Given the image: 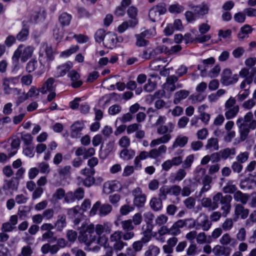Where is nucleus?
<instances>
[{"label":"nucleus","instance_id":"obj_59","mask_svg":"<svg viewBox=\"0 0 256 256\" xmlns=\"http://www.w3.org/2000/svg\"><path fill=\"white\" fill-rule=\"evenodd\" d=\"M71 170V166H66L64 168H60L58 170V174L62 176H66L70 174Z\"/></svg>","mask_w":256,"mask_h":256},{"label":"nucleus","instance_id":"obj_26","mask_svg":"<svg viewBox=\"0 0 256 256\" xmlns=\"http://www.w3.org/2000/svg\"><path fill=\"white\" fill-rule=\"evenodd\" d=\"M33 52L34 48L32 46H28L24 48L22 51L21 61L23 62H26L29 58L32 57Z\"/></svg>","mask_w":256,"mask_h":256},{"label":"nucleus","instance_id":"obj_19","mask_svg":"<svg viewBox=\"0 0 256 256\" xmlns=\"http://www.w3.org/2000/svg\"><path fill=\"white\" fill-rule=\"evenodd\" d=\"M224 200H225L222 202L221 209L223 211V216H226L230 210L231 206L230 202L232 200V198L230 196L227 195L224 196Z\"/></svg>","mask_w":256,"mask_h":256},{"label":"nucleus","instance_id":"obj_14","mask_svg":"<svg viewBox=\"0 0 256 256\" xmlns=\"http://www.w3.org/2000/svg\"><path fill=\"white\" fill-rule=\"evenodd\" d=\"M248 210L245 208L243 206L240 204L236 206L234 210V215L236 220L240 218L242 219H245L248 215Z\"/></svg>","mask_w":256,"mask_h":256},{"label":"nucleus","instance_id":"obj_6","mask_svg":"<svg viewBox=\"0 0 256 256\" xmlns=\"http://www.w3.org/2000/svg\"><path fill=\"white\" fill-rule=\"evenodd\" d=\"M238 76L237 74H232L230 69H224L222 73L221 82L226 86L234 84L238 82Z\"/></svg>","mask_w":256,"mask_h":256},{"label":"nucleus","instance_id":"obj_39","mask_svg":"<svg viewBox=\"0 0 256 256\" xmlns=\"http://www.w3.org/2000/svg\"><path fill=\"white\" fill-rule=\"evenodd\" d=\"M168 10L170 13L178 14L182 12L184 10V8L180 4H176L170 5L168 8Z\"/></svg>","mask_w":256,"mask_h":256},{"label":"nucleus","instance_id":"obj_34","mask_svg":"<svg viewBox=\"0 0 256 256\" xmlns=\"http://www.w3.org/2000/svg\"><path fill=\"white\" fill-rule=\"evenodd\" d=\"M38 66V61L35 58H33L27 63L26 70L28 73H31L36 70Z\"/></svg>","mask_w":256,"mask_h":256},{"label":"nucleus","instance_id":"obj_29","mask_svg":"<svg viewBox=\"0 0 256 256\" xmlns=\"http://www.w3.org/2000/svg\"><path fill=\"white\" fill-rule=\"evenodd\" d=\"M188 137L183 136H179L176 138L174 142L172 147L173 148H175L178 146L183 147L188 142Z\"/></svg>","mask_w":256,"mask_h":256},{"label":"nucleus","instance_id":"obj_25","mask_svg":"<svg viewBox=\"0 0 256 256\" xmlns=\"http://www.w3.org/2000/svg\"><path fill=\"white\" fill-rule=\"evenodd\" d=\"M66 216L64 214H60L58 216V220L55 224L57 230L61 231L66 226Z\"/></svg>","mask_w":256,"mask_h":256},{"label":"nucleus","instance_id":"obj_41","mask_svg":"<svg viewBox=\"0 0 256 256\" xmlns=\"http://www.w3.org/2000/svg\"><path fill=\"white\" fill-rule=\"evenodd\" d=\"M234 198L238 202H240L242 204H246L248 197L246 194H242L240 191H238L234 194Z\"/></svg>","mask_w":256,"mask_h":256},{"label":"nucleus","instance_id":"obj_2","mask_svg":"<svg viewBox=\"0 0 256 256\" xmlns=\"http://www.w3.org/2000/svg\"><path fill=\"white\" fill-rule=\"evenodd\" d=\"M253 118L252 112L247 113L244 117V118H238L236 121V124L239 128L240 132V138L242 140H244L249 132V130L246 126L248 123L252 121Z\"/></svg>","mask_w":256,"mask_h":256},{"label":"nucleus","instance_id":"obj_51","mask_svg":"<svg viewBox=\"0 0 256 256\" xmlns=\"http://www.w3.org/2000/svg\"><path fill=\"white\" fill-rule=\"evenodd\" d=\"M134 208L132 206L124 204L120 208V212L122 215L125 216L129 214V212L134 210Z\"/></svg>","mask_w":256,"mask_h":256},{"label":"nucleus","instance_id":"obj_33","mask_svg":"<svg viewBox=\"0 0 256 256\" xmlns=\"http://www.w3.org/2000/svg\"><path fill=\"white\" fill-rule=\"evenodd\" d=\"M44 50L46 57V60L48 62L52 61L54 60V56L52 48L48 44L44 45Z\"/></svg>","mask_w":256,"mask_h":256},{"label":"nucleus","instance_id":"obj_7","mask_svg":"<svg viewBox=\"0 0 256 256\" xmlns=\"http://www.w3.org/2000/svg\"><path fill=\"white\" fill-rule=\"evenodd\" d=\"M194 226L196 229L201 227L204 230H208L211 227L212 224L206 215L201 214L194 222Z\"/></svg>","mask_w":256,"mask_h":256},{"label":"nucleus","instance_id":"obj_28","mask_svg":"<svg viewBox=\"0 0 256 256\" xmlns=\"http://www.w3.org/2000/svg\"><path fill=\"white\" fill-rule=\"evenodd\" d=\"M72 20V16L66 12L62 13L59 16L58 20L62 26H68Z\"/></svg>","mask_w":256,"mask_h":256},{"label":"nucleus","instance_id":"obj_15","mask_svg":"<svg viewBox=\"0 0 256 256\" xmlns=\"http://www.w3.org/2000/svg\"><path fill=\"white\" fill-rule=\"evenodd\" d=\"M116 34L111 32H108L106 34L105 42L104 44L106 47L108 48H112L113 47L116 46Z\"/></svg>","mask_w":256,"mask_h":256},{"label":"nucleus","instance_id":"obj_38","mask_svg":"<svg viewBox=\"0 0 256 256\" xmlns=\"http://www.w3.org/2000/svg\"><path fill=\"white\" fill-rule=\"evenodd\" d=\"M78 16L80 18H90L92 14L84 8L78 6L76 8Z\"/></svg>","mask_w":256,"mask_h":256},{"label":"nucleus","instance_id":"obj_21","mask_svg":"<svg viewBox=\"0 0 256 256\" xmlns=\"http://www.w3.org/2000/svg\"><path fill=\"white\" fill-rule=\"evenodd\" d=\"M186 224L184 220H178L170 228V234L173 235H177L180 233V228H182Z\"/></svg>","mask_w":256,"mask_h":256},{"label":"nucleus","instance_id":"obj_45","mask_svg":"<svg viewBox=\"0 0 256 256\" xmlns=\"http://www.w3.org/2000/svg\"><path fill=\"white\" fill-rule=\"evenodd\" d=\"M174 128V126L172 124H169V128L166 126H162L158 128V132L160 134H164L168 132L170 133L172 132Z\"/></svg>","mask_w":256,"mask_h":256},{"label":"nucleus","instance_id":"obj_62","mask_svg":"<svg viewBox=\"0 0 256 256\" xmlns=\"http://www.w3.org/2000/svg\"><path fill=\"white\" fill-rule=\"evenodd\" d=\"M233 226V222L231 218H227L222 224V228L225 231L230 230Z\"/></svg>","mask_w":256,"mask_h":256},{"label":"nucleus","instance_id":"obj_53","mask_svg":"<svg viewBox=\"0 0 256 256\" xmlns=\"http://www.w3.org/2000/svg\"><path fill=\"white\" fill-rule=\"evenodd\" d=\"M144 159V152H142L138 156H137L134 160V166L136 169L140 168L142 164L140 160Z\"/></svg>","mask_w":256,"mask_h":256},{"label":"nucleus","instance_id":"obj_40","mask_svg":"<svg viewBox=\"0 0 256 256\" xmlns=\"http://www.w3.org/2000/svg\"><path fill=\"white\" fill-rule=\"evenodd\" d=\"M122 230L124 231H131L134 228L132 224V220L130 219L120 222Z\"/></svg>","mask_w":256,"mask_h":256},{"label":"nucleus","instance_id":"obj_22","mask_svg":"<svg viewBox=\"0 0 256 256\" xmlns=\"http://www.w3.org/2000/svg\"><path fill=\"white\" fill-rule=\"evenodd\" d=\"M135 152L132 149L124 148L120 154V158L125 160H130L134 158Z\"/></svg>","mask_w":256,"mask_h":256},{"label":"nucleus","instance_id":"obj_54","mask_svg":"<svg viewBox=\"0 0 256 256\" xmlns=\"http://www.w3.org/2000/svg\"><path fill=\"white\" fill-rule=\"evenodd\" d=\"M232 238L228 234H225L222 235L220 240V243L222 245H228L232 242Z\"/></svg>","mask_w":256,"mask_h":256},{"label":"nucleus","instance_id":"obj_63","mask_svg":"<svg viewBox=\"0 0 256 256\" xmlns=\"http://www.w3.org/2000/svg\"><path fill=\"white\" fill-rule=\"evenodd\" d=\"M33 138L29 134H24L22 136V140L26 146H30L32 143Z\"/></svg>","mask_w":256,"mask_h":256},{"label":"nucleus","instance_id":"obj_37","mask_svg":"<svg viewBox=\"0 0 256 256\" xmlns=\"http://www.w3.org/2000/svg\"><path fill=\"white\" fill-rule=\"evenodd\" d=\"M106 31L104 29L98 30L94 34V39L96 42L100 43L104 40L106 36Z\"/></svg>","mask_w":256,"mask_h":256},{"label":"nucleus","instance_id":"obj_30","mask_svg":"<svg viewBox=\"0 0 256 256\" xmlns=\"http://www.w3.org/2000/svg\"><path fill=\"white\" fill-rule=\"evenodd\" d=\"M150 204L151 208L156 211L161 210L162 207V202L159 198H152L150 201Z\"/></svg>","mask_w":256,"mask_h":256},{"label":"nucleus","instance_id":"obj_12","mask_svg":"<svg viewBox=\"0 0 256 256\" xmlns=\"http://www.w3.org/2000/svg\"><path fill=\"white\" fill-rule=\"evenodd\" d=\"M212 252L216 256H229L230 249L218 244L212 248Z\"/></svg>","mask_w":256,"mask_h":256},{"label":"nucleus","instance_id":"obj_10","mask_svg":"<svg viewBox=\"0 0 256 256\" xmlns=\"http://www.w3.org/2000/svg\"><path fill=\"white\" fill-rule=\"evenodd\" d=\"M19 184L20 182L16 178L12 177L10 180H4L2 188L6 190L16 191L18 188Z\"/></svg>","mask_w":256,"mask_h":256},{"label":"nucleus","instance_id":"obj_46","mask_svg":"<svg viewBox=\"0 0 256 256\" xmlns=\"http://www.w3.org/2000/svg\"><path fill=\"white\" fill-rule=\"evenodd\" d=\"M22 48L23 46L22 44H20L18 46L16 50L14 52V54L12 58V61L14 62L16 64L18 62V60L20 56H22Z\"/></svg>","mask_w":256,"mask_h":256},{"label":"nucleus","instance_id":"obj_48","mask_svg":"<svg viewBox=\"0 0 256 256\" xmlns=\"http://www.w3.org/2000/svg\"><path fill=\"white\" fill-rule=\"evenodd\" d=\"M235 154L236 150L234 148H227L224 149L223 151L221 152L222 157L224 159H226L231 156H234Z\"/></svg>","mask_w":256,"mask_h":256},{"label":"nucleus","instance_id":"obj_44","mask_svg":"<svg viewBox=\"0 0 256 256\" xmlns=\"http://www.w3.org/2000/svg\"><path fill=\"white\" fill-rule=\"evenodd\" d=\"M112 210V206L109 204H104L102 205L100 208V214L106 216Z\"/></svg>","mask_w":256,"mask_h":256},{"label":"nucleus","instance_id":"obj_18","mask_svg":"<svg viewBox=\"0 0 256 256\" xmlns=\"http://www.w3.org/2000/svg\"><path fill=\"white\" fill-rule=\"evenodd\" d=\"M118 184L119 183L116 181L106 182L104 184L103 192L108 194L112 192L118 190L119 188Z\"/></svg>","mask_w":256,"mask_h":256},{"label":"nucleus","instance_id":"obj_13","mask_svg":"<svg viewBox=\"0 0 256 256\" xmlns=\"http://www.w3.org/2000/svg\"><path fill=\"white\" fill-rule=\"evenodd\" d=\"M84 126L78 122H75L71 126L70 136L72 138H78L81 136V132L83 130Z\"/></svg>","mask_w":256,"mask_h":256},{"label":"nucleus","instance_id":"obj_55","mask_svg":"<svg viewBox=\"0 0 256 256\" xmlns=\"http://www.w3.org/2000/svg\"><path fill=\"white\" fill-rule=\"evenodd\" d=\"M136 39V44L138 46H144V32H142L140 34H135Z\"/></svg>","mask_w":256,"mask_h":256},{"label":"nucleus","instance_id":"obj_36","mask_svg":"<svg viewBox=\"0 0 256 256\" xmlns=\"http://www.w3.org/2000/svg\"><path fill=\"white\" fill-rule=\"evenodd\" d=\"M206 148L210 150H218V140L214 138L208 140Z\"/></svg>","mask_w":256,"mask_h":256},{"label":"nucleus","instance_id":"obj_31","mask_svg":"<svg viewBox=\"0 0 256 256\" xmlns=\"http://www.w3.org/2000/svg\"><path fill=\"white\" fill-rule=\"evenodd\" d=\"M195 14L198 16H204L208 14V6L206 4H202L200 6L194 7Z\"/></svg>","mask_w":256,"mask_h":256},{"label":"nucleus","instance_id":"obj_56","mask_svg":"<svg viewBox=\"0 0 256 256\" xmlns=\"http://www.w3.org/2000/svg\"><path fill=\"white\" fill-rule=\"evenodd\" d=\"M119 144L124 148H127L130 145V140L126 136H122L119 140Z\"/></svg>","mask_w":256,"mask_h":256},{"label":"nucleus","instance_id":"obj_64","mask_svg":"<svg viewBox=\"0 0 256 256\" xmlns=\"http://www.w3.org/2000/svg\"><path fill=\"white\" fill-rule=\"evenodd\" d=\"M208 130L206 128H203L198 131L196 133L197 137L200 140H204L208 136Z\"/></svg>","mask_w":256,"mask_h":256},{"label":"nucleus","instance_id":"obj_24","mask_svg":"<svg viewBox=\"0 0 256 256\" xmlns=\"http://www.w3.org/2000/svg\"><path fill=\"white\" fill-rule=\"evenodd\" d=\"M178 78L175 76H171L168 78L166 82L164 84V88L170 92H172L175 90L174 84L176 82Z\"/></svg>","mask_w":256,"mask_h":256},{"label":"nucleus","instance_id":"obj_3","mask_svg":"<svg viewBox=\"0 0 256 256\" xmlns=\"http://www.w3.org/2000/svg\"><path fill=\"white\" fill-rule=\"evenodd\" d=\"M207 87V84L204 82H201L196 86V94H192L190 97V98L192 100V103L194 104L196 102H201L205 98L206 95L204 92Z\"/></svg>","mask_w":256,"mask_h":256},{"label":"nucleus","instance_id":"obj_11","mask_svg":"<svg viewBox=\"0 0 256 256\" xmlns=\"http://www.w3.org/2000/svg\"><path fill=\"white\" fill-rule=\"evenodd\" d=\"M22 25V28L16 36V40L20 42H24L26 40L29 34V26L27 24V22L23 21Z\"/></svg>","mask_w":256,"mask_h":256},{"label":"nucleus","instance_id":"obj_27","mask_svg":"<svg viewBox=\"0 0 256 256\" xmlns=\"http://www.w3.org/2000/svg\"><path fill=\"white\" fill-rule=\"evenodd\" d=\"M189 94V92L186 90H181L176 92L175 94L174 102L175 104H178L182 100H184L187 98Z\"/></svg>","mask_w":256,"mask_h":256},{"label":"nucleus","instance_id":"obj_60","mask_svg":"<svg viewBox=\"0 0 256 256\" xmlns=\"http://www.w3.org/2000/svg\"><path fill=\"white\" fill-rule=\"evenodd\" d=\"M80 173L85 176H94L95 174V170L94 168H86L84 169H82L80 170Z\"/></svg>","mask_w":256,"mask_h":256},{"label":"nucleus","instance_id":"obj_1","mask_svg":"<svg viewBox=\"0 0 256 256\" xmlns=\"http://www.w3.org/2000/svg\"><path fill=\"white\" fill-rule=\"evenodd\" d=\"M94 230V224L83 223L78 228V240L79 242H84L88 246H90L92 243L96 241L97 238Z\"/></svg>","mask_w":256,"mask_h":256},{"label":"nucleus","instance_id":"obj_52","mask_svg":"<svg viewBox=\"0 0 256 256\" xmlns=\"http://www.w3.org/2000/svg\"><path fill=\"white\" fill-rule=\"evenodd\" d=\"M234 18L237 22L243 23L245 22L246 16L244 12H238L234 14Z\"/></svg>","mask_w":256,"mask_h":256},{"label":"nucleus","instance_id":"obj_49","mask_svg":"<svg viewBox=\"0 0 256 256\" xmlns=\"http://www.w3.org/2000/svg\"><path fill=\"white\" fill-rule=\"evenodd\" d=\"M82 182L84 186L89 188L94 184L95 178L93 176H86L85 178L82 179Z\"/></svg>","mask_w":256,"mask_h":256},{"label":"nucleus","instance_id":"obj_8","mask_svg":"<svg viewBox=\"0 0 256 256\" xmlns=\"http://www.w3.org/2000/svg\"><path fill=\"white\" fill-rule=\"evenodd\" d=\"M132 194L134 196V204L138 207H142L144 206V194L142 193V189L137 187L132 191Z\"/></svg>","mask_w":256,"mask_h":256},{"label":"nucleus","instance_id":"obj_20","mask_svg":"<svg viewBox=\"0 0 256 256\" xmlns=\"http://www.w3.org/2000/svg\"><path fill=\"white\" fill-rule=\"evenodd\" d=\"M252 31V28L248 24H244L242 26L238 34V38L240 40H244L248 37V35Z\"/></svg>","mask_w":256,"mask_h":256},{"label":"nucleus","instance_id":"obj_50","mask_svg":"<svg viewBox=\"0 0 256 256\" xmlns=\"http://www.w3.org/2000/svg\"><path fill=\"white\" fill-rule=\"evenodd\" d=\"M160 252V249L156 246H150L146 253V256H157Z\"/></svg>","mask_w":256,"mask_h":256},{"label":"nucleus","instance_id":"obj_35","mask_svg":"<svg viewBox=\"0 0 256 256\" xmlns=\"http://www.w3.org/2000/svg\"><path fill=\"white\" fill-rule=\"evenodd\" d=\"M224 200H224V197L222 196V194L220 192L217 193L212 198L213 209L217 208L218 206L219 202L222 204V202Z\"/></svg>","mask_w":256,"mask_h":256},{"label":"nucleus","instance_id":"obj_43","mask_svg":"<svg viewBox=\"0 0 256 256\" xmlns=\"http://www.w3.org/2000/svg\"><path fill=\"white\" fill-rule=\"evenodd\" d=\"M211 182L212 178L208 176H206L202 180L203 186L202 189V192H206L210 189Z\"/></svg>","mask_w":256,"mask_h":256},{"label":"nucleus","instance_id":"obj_58","mask_svg":"<svg viewBox=\"0 0 256 256\" xmlns=\"http://www.w3.org/2000/svg\"><path fill=\"white\" fill-rule=\"evenodd\" d=\"M38 166L41 173L48 174L50 172V168L48 164L42 162L38 164Z\"/></svg>","mask_w":256,"mask_h":256},{"label":"nucleus","instance_id":"obj_32","mask_svg":"<svg viewBox=\"0 0 256 256\" xmlns=\"http://www.w3.org/2000/svg\"><path fill=\"white\" fill-rule=\"evenodd\" d=\"M239 110V108L238 106H235L232 108L226 109L225 116L227 119H230L234 118L238 114Z\"/></svg>","mask_w":256,"mask_h":256},{"label":"nucleus","instance_id":"obj_61","mask_svg":"<svg viewBox=\"0 0 256 256\" xmlns=\"http://www.w3.org/2000/svg\"><path fill=\"white\" fill-rule=\"evenodd\" d=\"M122 108L120 106L114 104L110 107L108 113L111 115H114L120 112Z\"/></svg>","mask_w":256,"mask_h":256},{"label":"nucleus","instance_id":"obj_9","mask_svg":"<svg viewBox=\"0 0 256 256\" xmlns=\"http://www.w3.org/2000/svg\"><path fill=\"white\" fill-rule=\"evenodd\" d=\"M166 10L162 6H156L152 8L149 12V17L152 22L158 20L161 14L165 13Z\"/></svg>","mask_w":256,"mask_h":256},{"label":"nucleus","instance_id":"obj_47","mask_svg":"<svg viewBox=\"0 0 256 256\" xmlns=\"http://www.w3.org/2000/svg\"><path fill=\"white\" fill-rule=\"evenodd\" d=\"M30 210V208L28 206H20L18 210V215L22 218L26 216L27 214Z\"/></svg>","mask_w":256,"mask_h":256},{"label":"nucleus","instance_id":"obj_5","mask_svg":"<svg viewBox=\"0 0 256 256\" xmlns=\"http://www.w3.org/2000/svg\"><path fill=\"white\" fill-rule=\"evenodd\" d=\"M84 191L82 188L76 189L74 192H68L64 196V201L67 203L74 202L76 200H80L84 198Z\"/></svg>","mask_w":256,"mask_h":256},{"label":"nucleus","instance_id":"obj_57","mask_svg":"<svg viewBox=\"0 0 256 256\" xmlns=\"http://www.w3.org/2000/svg\"><path fill=\"white\" fill-rule=\"evenodd\" d=\"M198 28L200 34H206L210 30V26L206 22L202 23L198 26Z\"/></svg>","mask_w":256,"mask_h":256},{"label":"nucleus","instance_id":"obj_17","mask_svg":"<svg viewBox=\"0 0 256 256\" xmlns=\"http://www.w3.org/2000/svg\"><path fill=\"white\" fill-rule=\"evenodd\" d=\"M54 79L52 78H48L47 80L44 84L43 86L40 88V92L45 94L48 91L52 92L56 90L55 86H54Z\"/></svg>","mask_w":256,"mask_h":256},{"label":"nucleus","instance_id":"obj_16","mask_svg":"<svg viewBox=\"0 0 256 256\" xmlns=\"http://www.w3.org/2000/svg\"><path fill=\"white\" fill-rule=\"evenodd\" d=\"M112 225L109 223H104L103 224H97L95 228V232L98 236L102 233L108 234L111 232Z\"/></svg>","mask_w":256,"mask_h":256},{"label":"nucleus","instance_id":"obj_42","mask_svg":"<svg viewBox=\"0 0 256 256\" xmlns=\"http://www.w3.org/2000/svg\"><path fill=\"white\" fill-rule=\"evenodd\" d=\"M80 209L79 206H76L68 210L67 214L72 218H76V216H82V214L78 212Z\"/></svg>","mask_w":256,"mask_h":256},{"label":"nucleus","instance_id":"obj_23","mask_svg":"<svg viewBox=\"0 0 256 256\" xmlns=\"http://www.w3.org/2000/svg\"><path fill=\"white\" fill-rule=\"evenodd\" d=\"M72 67V64L70 62L65 63L59 66L58 68V76H64Z\"/></svg>","mask_w":256,"mask_h":256},{"label":"nucleus","instance_id":"obj_4","mask_svg":"<svg viewBox=\"0 0 256 256\" xmlns=\"http://www.w3.org/2000/svg\"><path fill=\"white\" fill-rule=\"evenodd\" d=\"M122 232L120 231H116L110 236V242H114L112 248L116 251L121 250L124 246H126V242L122 240Z\"/></svg>","mask_w":256,"mask_h":256}]
</instances>
